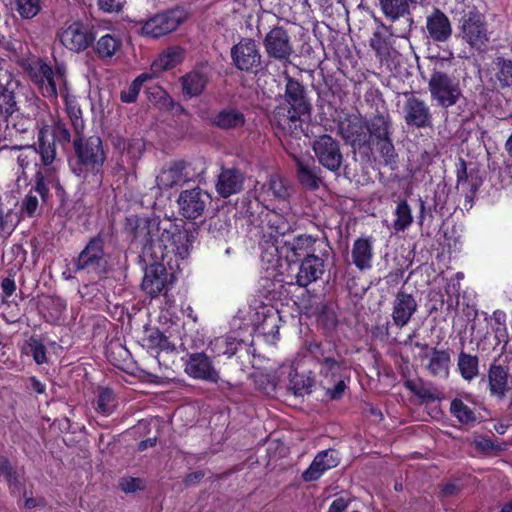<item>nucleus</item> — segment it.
Returning a JSON list of instances; mask_svg holds the SVG:
<instances>
[{"mask_svg": "<svg viewBox=\"0 0 512 512\" xmlns=\"http://www.w3.org/2000/svg\"><path fill=\"white\" fill-rule=\"evenodd\" d=\"M126 228L133 234L134 241L142 247L144 258L150 261L142 280V290L150 297L158 296L166 287L167 271L160 263L168 253L185 259L188 257L195 236L170 219L138 218L127 219Z\"/></svg>", "mask_w": 512, "mask_h": 512, "instance_id": "1", "label": "nucleus"}, {"mask_svg": "<svg viewBox=\"0 0 512 512\" xmlns=\"http://www.w3.org/2000/svg\"><path fill=\"white\" fill-rule=\"evenodd\" d=\"M309 109L304 86L296 79L286 76L283 102L274 109L272 122L279 129L297 135L302 130L301 117L308 114Z\"/></svg>", "mask_w": 512, "mask_h": 512, "instance_id": "2", "label": "nucleus"}, {"mask_svg": "<svg viewBox=\"0 0 512 512\" xmlns=\"http://www.w3.org/2000/svg\"><path fill=\"white\" fill-rule=\"evenodd\" d=\"M308 352L319 365L320 384L326 394L337 400L342 397L346 384L342 377L343 360L331 343L313 342L308 345Z\"/></svg>", "mask_w": 512, "mask_h": 512, "instance_id": "3", "label": "nucleus"}, {"mask_svg": "<svg viewBox=\"0 0 512 512\" xmlns=\"http://www.w3.org/2000/svg\"><path fill=\"white\" fill-rule=\"evenodd\" d=\"M77 162L71 164L72 172L79 178L86 179L89 174L97 177L100 182L102 167L106 161V153L99 136L77 138L74 140Z\"/></svg>", "mask_w": 512, "mask_h": 512, "instance_id": "4", "label": "nucleus"}, {"mask_svg": "<svg viewBox=\"0 0 512 512\" xmlns=\"http://www.w3.org/2000/svg\"><path fill=\"white\" fill-rule=\"evenodd\" d=\"M454 13L459 15V37L470 48L482 50L489 42V33L484 15L474 5L464 1L456 5Z\"/></svg>", "mask_w": 512, "mask_h": 512, "instance_id": "5", "label": "nucleus"}, {"mask_svg": "<svg viewBox=\"0 0 512 512\" xmlns=\"http://www.w3.org/2000/svg\"><path fill=\"white\" fill-rule=\"evenodd\" d=\"M412 19H403V27L387 26L383 23L374 31L369 45L381 61L394 60L398 55L395 38L406 39L411 31Z\"/></svg>", "mask_w": 512, "mask_h": 512, "instance_id": "6", "label": "nucleus"}, {"mask_svg": "<svg viewBox=\"0 0 512 512\" xmlns=\"http://www.w3.org/2000/svg\"><path fill=\"white\" fill-rule=\"evenodd\" d=\"M16 110L14 94L4 93L0 97V140L12 141L31 130L33 120L22 114H15Z\"/></svg>", "mask_w": 512, "mask_h": 512, "instance_id": "7", "label": "nucleus"}, {"mask_svg": "<svg viewBox=\"0 0 512 512\" xmlns=\"http://www.w3.org/2000/svg\"><path fill=\"white\" fill-rule=\"evenodd\" d=\"M204 171V162L201 160L174 161L160 171L156 177V185L161 190L183 186L187 182L196 180Z\"/></svg>", "mask_w": 512, "mask_h": 512, "instance_id": "8", "label": "nucleus"}, {"mask_svg": "<svg viewBox=\"0 0 512 512\" xmlns=\"http://www.w3.org/2000/svg\"><path fill=\"white\" fill-rule=\"evenodd\" d=\"M262 247L271 257L278 255L279 245L292 231L290 222L280 213L268 210L261 215Z\"/></svg>", "mask_w": 512, "mask_h": 512, "instance_id": "9", "label": "nucleus"}, {"mask_svg": "<svg viewBox=\"0 0 512 512\" xmlns=\"http://www.w3.org/2000/svg\"><path fill=\"white\" fill-rule=\"evenodd\" d=\"M431 99L442 108L454 106L462 97L460 82L441 71H434L428 82Z\"/></svg>", "mask_w": 512, "mask_h": 512, "instance_id": "10", "label": "nucleus"}, {"mask_svg": "<svg viewBox=\"0 0 512 512\" xmlns=\"http://www.w3.org/2000/svg\"><path fill=\"white\" fill-rule=\"evenodd\" d=\"M27 73L30 80L46 98L56 99L60 93V87H66V80L61 71L54 72L51 66L42 60L32 62Z\"/></svg>", "mask_w": 512, "mask_h": 512, "instance_id": "11", "label": "nucleus"}, {"mask_svg": "<svg viewBox=\"0 0 512 512\" xmlns=\"http://www.w3.org/2000/svg\"><path fill=\"white\" fill-rule=\"evenodd\" d=\"M57 39L69 51L80 53L95 40L93 29L80 20L64 23L57 31Z\"/></svg>", "mask_w": 512, "mask_h": 512, "instance_id": "12", "label": "nucleus"}, {"mask_svg": "<svg viewBox=\"0 0 512 512\" xmlns=\"http://www.w3.org/2000/svg\"><path fill=\"white\" fill-rule=\"evenodd\" d=\"M74 266L75 271H86L96 275L104 273L107 259L103 239L99 236L92 238L74 260Z\"/></svg>", "mask_w": 512, "mask_h": 512, "instance_id": "13", "label": "nucleus"}, {"mask_svg": "<svg viewBox=\"0 0 512 512\" xmlns=\"http://www.w3.org/2000/svg\"><path fill=\"white\" fill-rule=\"evenodd\" d=\"M403 117L405 124L412 128H430L433 125V116L427 102L412 92L404 93Z\"/></svg>", "mask_w": 512, "mask_h": 512, "instance_id": "14", "label": "nucleus"}, {"mask_svg": "<svg viewBox=\"0 0 512 512\" xmlns=\"http://www.w3.org/2000/svg\"><path fill=\"white\" fill-rule=\"evenodd\" d=\"M312 149L319 164L331 172H338L343 155L339 142L328 134H323L313 141Z\"/></svg>", "mask_w": 512, "mask_h": 512, "instance_id": "15", "label": "nucleus"}, {"mask_svg": "<svg viewBox=\"0 0 512 512\" xmlns=\"http://www.w3.org/2000/svg\"><path fill=\"white\" fill-rule=\"evenodd\" d=\"M211 200L210 194L199 187L183 190L177 198L179 213L186 219H197L204 214Z\"/></svg>", "mask_w": 512, "mask_h": 512, "instance_id": "16", "label": "nucleus"}, {"mask_svg": "<svg viewBox=\"0 0 512 512\" xmlns=\"http://www.w3.org/2000/svg\"><path fill=\"white\" fill-rule=\"evenodd\" d=\"M232 62L238 70L256 73L261 67V54L256 42L242 38L231 48Z\"/></svg>", "mask_w": 512, "mask_h": 512, "instance_id": "17", "label": "nucleus"}, {"mask_svg": "<svg viewBox=\"0 0 512 512\" xmlns=\"http://www.w3.org/2000/svg\"><path fill=\"white\" fill-rule=\"evenodd\" d=\"M338 133L345 143L361 149L369 145L367 121L360 115H346L339 121Z\"/></svg>", "mask_w": 512, "mask_h": 512, "instance_id": "18", "label": "nucleus"}, {"mask_svg": "<svg viewBox=\"0 0 512 512\" xmlns=\"http://www.w3.org/2000/svg\"><path fill=\"white\" fill-rule=\"evenodd\" d=\"M182 21L180 11L158 13L143 23L141 31L144 36L159 38L175 31Z\"/></svg>", "mask_w": 512, "mask_h": 512, "instance_id": "19", "label": "nucleus"}, {"mask_svg": "<svg viewBox=\"0 0 512 512\" xmlns=\"http://www.w3.org/2000/svg\"><path fill=\"white\" fill-rule=\"evenodd\" d=\"M264 47L269 57L280 61H288L293 53L290 36L283 27H275L267 33Z\"/></svg>", "mask_w": 512, "mask_h": 512, "instance_id": "20", "label": "nucleus"}, {"mask_svg": "<svg viewBox=\"0 0 512 512\" xmlns=\"http://www.w3.org/2000/svg\"><path fill=\"white\" fill-rule=\"evenodd\" d=\"M185 373L194 379L217 383L220 379L218 371L210 358L203 352L188 355L185 363Z\"/></svg>", "mask_w": 512, "mask_h": 512, "instance_id": "21", "label": "nucleus"}, {"mask_svg": "<svg viewBox=\"0 0 512 512\" xmlns=\"http://www.w3.org/2000/svg\"><path fill=\"white\" fill-rule=\"evenodd\" d=\"M418 303L415 297L403 290H399L393 300L392 305V320L396 327H405L416 313Z\"/></svg>", "mask_w": 512, "mask_h": 512, "instance_id": "22", "label": "nucleus"}, {"mask_svg": "<svg viewBox=\"0 0 512 512\" xmlns=\"http://www.w3.org/2000/svg\"><path fill=\"white\" fill-rule=\"evenodd\" d=\"M315 243L316 239L310 235H299L291 240L285 239L279 245L278 254L284 255L290 262H296L301 257L306 258L308 255H314Z\"/></svg>", "mask_w": 512, "mask_h": 512, "instance_id": "23", "label": "nucleus"}, {"mask_svg": "<svg viewBox=\"0 0 512 512\" xmlns=\"http://www.w3.org/2000/svg\"><path fill=\"white\" fill-rule=\"evenodd\" d=\"M338 464L339 456L336 450H323L315 456L310 466L303 472L302 478L306 482L316 481L327 470L336 467Z\"/></svg>", "mask_w": 512, "mask_h": 512, "instance_id": "24", "label": "nucleus"}, {"mask_svg": "<svg viewBox=\"0 0 512 512\" xmlns=\"http://www.w3.org/2000/svg\"><path fill=\"white\" fill-rule=\"evenodd\" d=\"M297 178L300 184L308 190H317L323 183L322 171L314 164L313 160L294 158Z\"/></svg>", "mask_w": 512, "mask_h": 512, "instance_id": "25", "label": "nucleus"}, {"mask_svg": "<svg viewBox=\"0 0 512 512\" xmlns=\"http://www.w3.org/2000/svg\"><path fill=\"white\" fill-rule=\"evenodd\" d=\"M209 76L203 69H194L179 78L181 92L184 98L191 99L200 96L205 90Z\"/></svg>", "mask_w": 512, "mask_h": 512, "instance_id": "26", "label": "nucleus"}, {"mask_svg": "<svg viewBox=\"0 0 512 512\" xmlns=\"http://www.w3.org/2000/svg\"><path fill=\"white\" fill-rule=\"evenodd\" d=\"M426 28L430 38L436 42H445L452 34L449 18L437 8L427 17Z\"/></svg>", "mask_w": 512, "mask_h": 512, "instance_id": "27", "label": "nucleus"}, {"mask_svg": "<svg viewBox=\"0 0 512 512\" xmlns=\"http://www.w3.org/2000/svg\"><path fill=\"white\" fill-rule=\"evenodd\" d=\"M324 273V261L316 255H308L304 258L296 275V283L300 287H306L317 281Z\"/></svg>", "mask_w": 512, "mask_h": 512, "instance_id": "28", "label": "nucleus"}, {"mask_svg": "<svg viewBox=\"0 0 512 512\" xmlns=\"http://www.w3.org/2000/svg\"><path fill=\"white\" fill-rule=\"evenodd\" d=\"M487 378L490 395L499 399L505 398L510 389L508 368L493 363L489 367Z\"/></svg>", "mask_w": 512, "mask_h": 512, "instance_id": "29", "label": "nucleus"}, {"mask_svg": "<svg viewBox=\"0 0 512 512\" xmlns=\"http://www.w3.org/2000/svg\"><path fill=\"white\" fill-rule=\"evenodd\" d=\"M425 365L428 373L433 377L446 379L449 376L451 356L447 350L432 348L429 355H426Z\"/></svg>", "mask_w": 512, "mask_h": 512, "instance_id": "30", "label": "nucleus"}, {"mask_svg": "<svg viewBox=\"0 0 512 512\" xmlns=\"http://www.w3.org/2000/svg\"><path fill=\"white\" fill-rule=\"evenodd\" d=\"M351 257L353 264L361 271L372 267L373 246L371 237H360L352 246Z\"/></svg>", "mask_w": 512, "mask_h": 512, "instance_id": "31", "label": "nucleus"}, {"mask_svg": "<svg viewBox=\"0 0 512 512\" xmlns=\"http://www.w3.org/2000/svg\"><path fill=\"white\" fill-rule=\"evenodd\" d=\"M185 51L180 46H171L168 47L165 51H163L159 57L152 63L151 72L153 74V78L165 71L172 69L179 65L184 59Z\"/></svg>", "mask_w": 512, "mask_h": 512, "instance_id": "32", "label": "nucleus"}, {"mask_svg": "<svg viewBox=\"0 0 512 512\" xmlns=\"http://www.w3.org/2000/svg\"><path fill=\"white\" fill-rule=\"evenodd\" d=\"M246 117L239 109L227 107L220 110L213 118L212 124L222 130L238 129L245 125Z\"/></svg>", "mask_w": 512, "mask_h": 512, "instance_id": "33", "label": "nucleus"}, {"mask_svg": "<svg viewBox=\"0 0 512 512\" xmlns=\"http://www.w3.org/2000/svg\"><path fill=\"white\" fill-rule=\"evenodd\" d=\"M392 119L389 114H377L367 121L369 144L391 137Z\"/></svg>", "mask_w": 512, "mask_h": 512, "instance_id": "34", "label": "nucleus"}, {"mask_svg": "<svg viewBox=\"0 0 512 512\" xmlns=\"http://www.w3.org/2000/svg\"><path fill=\"white\" fill-rule=\"evenodd\" d=\"M242 176L235 170H223L218 177L217 192L222 197H229L241 190Z\"/></svg>", "mask_w": 512, "mask_h": 512, "instance_id": "35", "label": "nucleus"}, {"mask_svg": "<svg viewBox=\"0 0 512 512\" xmlns=\"http://www.w3.org/2000/svg\"><path fill=\"white\" fill-rule=\"evenodd\" d=\"M121 47L122 41L118 36L105 34L97 40L94 50L101 60H108L112 59Z\"/></svg>", "mask_w": 512, "mask_h": 512, "instance_id": "36", "label": "nucleus"}, {"mask_svg": "<svg viewBox=\"0 0 512 512\" xmlns=\"http://www.w3.org/2000/svg\"><path fill=\"white\" fill-rule=\"evenodd\" d=\"M36 150L44 166H49L54 162L56 158V146L54 140L49 138L46 128H41L38 133V146Z\"/></svg>", "mask_w": 512, "mask_h": 512, "instance_id": "37", "label": "nucleus"}, {"mask_svg": "<svg viewBox=\"0 0 512 512\" xmlns=\"http://www.w3.org/2000/svg\"><path fill=\"white\" fill-rule=\"evenodd\" d=\"M457 367L462 378L470 382L479 374V358L476 355L460 351L457 359Z\"/></svg>", "mask_w": 512, "mask_h": 512, "instance_id": "38", "label": "nucleus"}, {"mask_svg": "<svg viewBox=\"0 0 512 512\" xmlns=\"http://www.w3.org/2000/svg\"><path fill=\"white\" fill-rule=\"evenodd\" d=\"M384 15L392 22L401 19H411L408 13V3L406 0H379Z\"/></svg>", "mask_w": 512, "mask_h": 512, "instance_id": "39", "label": "nucleus"}, {"mask_svg": "<svg viewBox=\"0 0 512 512\" xmlns=\"http://www.w3.org/2000/svg\"><path fill=\"white\" fill-rule=\"evenodd\" d=\"M146 347L155 353L174 352L176 347L169 339L159 330H152L144 339Z\"/></svg>", "mask_w": 512, "mask_h": 512, "instance_id": "40", "label": "nucleus"}, {"mask_svg": "<svg viewBox=\"0 0 512 512\" xmlns=\"http://www.w3.org/2000/svg\"><path fill=\"white\" fill-rule=\"evenodd\" d=\"M313 384V379L310 376L301 375L295 370L289 372L288 389L291 390L294 395L302 396L310 393Z\"/></svg>", "mask_w": 512, "mask_h": 512, "instance_id": "41", "label": "nucleus"}, {"mask_svg": "<svg viewBox=\"0 0 512 512\" xmlns=\"http://www.w3.org/2000/svg\"><path fill=\"white\" fill-rule=\"evenodd\" d=\"M151 79H153V74H150L149 72L141 73L126 89L121 91V101L124 103H134L137 100L143 84Z\"/></svg>", "mask_w": 512, "mask_h": 512, "instance_id": "42", "label": "nucleus"}, {"mask_svg": "<svg viewBox=\"0 0 512 512\" xmlns=\"http://www.w3.org/2000/svg\"><path fill=\"white\" fill-rule=\"evenodd\" d=\"M395 217L393 228L398 232L405 231L412 224V210L406 200H402L397 204Z\"/></svg>", "mask_w": 512, "mask_h": 512, "instance_id": "43", "label": "nucleus"}, {"mask_svg": "<svg viewBox=\"0 0 512 512\" xmlns=\"http://www.w3.org/2000/svg\"><path fill=\"white\" fill-rule=\"evenodd\" d=\"M506 318V313L502 310L494 311L491 316V321L493 322L491 328L494 332L495 340L497 343H504V346H506L509 342Z\"/></svg>", "mask_w": 512, "mask_h": 512, "instance_id": "44", "label": "nucleus"}, {"mask_svg": "<svg viewBox=\"0 0 512 512\" xmlns=\"http://www.w3.org/2000/svg\"><path fill=\"white\" fill-rule=\"evenodd\" d=\"M59 94L64 98V100L66 102V109H67L68 116L71 120V123L73 125L75 132L79 135L84 130V121L82 118V112L79 107L73 105L69 101V99H68L69 95H68L66 87H60Z\"/></svg>", "mask_w": 512, "mask_h": 512, "instance_id": "45", "label": "nucleus"}, {"mask_svg": "<svg viewBox=\"0 0 512 512\" xmlns=\"http://www.w3.org/2000/svg\"><path fill=\"white\" fill-rule=\"evenodd\" d=\"M450 412L462 424H470L476 420L474 411L458 398L451 401Z\"/></svg>", "mask_w": 512, "mask_h": 512, "instance_id": "46", "label": "nucleus"}, {"mask_svg": "<svg viewBox=\"0 0 512 512\" xmlns=\"http://www.w3.org/2000/svg\"><path fill=\"white\" fill-rule=\"evenodd\" d=\"M496 65V78L499 81L500 87L512 86V61L503 57H497L495 59Z\"/></svg>", "mask_w": 512, "mask_h": 512, "instance_id": "47", "label": "nucleus"}, {"mask_svg": "<svg viewBox=\"0 0 512 512\" xmlns=\"http://www.w3.org/2000/svg\"><path fill=\"white\" fill-rule=\"evenodd\" d=\"M115 405L113 392L108 388L101 389L96 401V410L103 415L108 416L113 412Z\"/></svg>", "mask_w": 512, "mask_h": 512, "instance_id": "48", "label": "nucleus"}, {"mask_svg": "<svg viewBox=\"0 0 512 512\" xmlns=\"http://www.w3.org/2000/svg\"><path fill=\"white\" fill-rule=\"evenodd\" d=\"M15 9L22 18L32 19L41 10V0H15Z\"/></svg>", "mask_w": 512, "mask_h": 512, "instance_id": "49", "label": "nucleus"}, {"mask_svg": "<svg viewBox=\"0 0 512 512\" xmlns=\"http://www.w3.org/2000/svg\"><path fill=\"white\" fill-rule=\"evenodd\" d=\"M404 386L417 397L424 401H433L437 398L435 390L426 387L421 382L414 380H407L404 382Z\"/></svg>", "mask_w": 512, "mask_h": 512, "instance_id": "50", "label": "nucleus"}, {"mask_svg": "<svg viewBox=\"0 0 512 512\" xmlns=\"http://www.w3.org/2000/svg\"><path fill=\"white\" fill-rule=\"evenodd\" d=\"M372 144L376 146V149L379 151L380 155L384 158V161L386 164L395 162L397 154H396L391 137L376 140Z\"/></svg>", "mask_w": 512, "mask_h": 512, "instance_id": "51", "label": "nucleus"}, {"mask_svg": "<svg viewBox=\"0 0 512 512\" xmlns=\"http://www.w3.org/2000/svg\"><path fill=\"white\" fill-rule=\"evenodd\" d=\"M457 188L462 191L470 190L472 194L477 191V185L468 183L467 166L464 159L460 158L457 165Z\"/></svg>", "mask_w": 512, "mask_h": 512, "instance_id": "52", "label": "nucleus"}, {"mask_svg": "<svg viewBox=\"0 0 512 512\" xmlns=\"http://www.w3.org/2000/svg\"><path fill=\"white\" fill-rule=\"evenodd\" d=\"M267 191L279 199H284L288 196V188L284 180L276 175L270 176L267 182Z\"/></svg>", "mask_w": 512, "mask_h": 512, "instance_id": "53", "label": "nucleus"}, {"mask_svg": "<svg viewBox=\"0 0 512 512\" xmlns=\"http://www.w3.org/2000/svg\"><path fill=\"white\" fill-rule=\"evenodd\" d=\"M17 148L21 149V153L17 157V162H18L19 166L22 168V170H24L31 163L36 161V157H37L36 146L27 145L24 147H18V146L13 147V149H17Z\"/></svg>", "mask_w": 512, "mask_h": 512, "instance_id": "54", "label": "nucleus"}, {"mask_svg": "<svg viewBox=\"0 0 512 512\" xmlns=\"http://www.w3.org/2000/svg\"><path fill=\"white\" fill-rule=\"evenodd\" d=\"M30 353L37 364L47 362L46 348L39 340L31 339L29 342Z\"/></svg>", "mask_w": 512, "mask_h": 512, "instance_id": "55", "label": "nucleus"}, {"mask_svg": "<svg viewBox=\"0 0 512 512\" xmlns=\"http://www.w3.org/2000/svg\"><path fill=\"white\" fill-rule=\"evenodd\" d=\"M39 206L38 196L33 192H29L22 201V211L32 217L37 212Z\"/></svg>", "mask_w": 512, "mask_h": 512, "instance_id": "56", "label": "nucleus"}, {"mask_svg": "<svg viewBox=\"0 0 512 512\" xmlns=\"http://www.w3.org/2000/svg\"><path fill=\"white\" fill-rule=\"evenodd\" d=\"M119 486L125 493H133L144 488L142 479L133 477L122 478L120 480Z\"/></svg>", "mask_w": 512, "mask_h": 512, "instance_id": "57", "label": "nucleus"}, {"mask_svg": "<svg viewBox=\"0 0 512 512\" xmlns=\"http://www.w3.org/2000/svg\"><path fill=\"white\" fill-rule=\"evenodd\" d=\"M125 2V0H98V6L105 13H118L123 9Z\"/></svg>", "mask_w": 512, "mask_h": 512, "instance_id": "58", "label": "nucleus"}, {"mask_svg": "<svg viewBox=\"0 0 512 512\" xmlns=\"http://www.w3.org/2000/svg\"><path fill=\"white\" fill-rule=\"evenodd\" d=\"M30 192H33L37 196H40L42 200H45V198L48 195V187L45 182L44 175L41 171H37L35 174V186L33 189L30 190Z\"/></svg>", "mask_w": 512, "mask_h": 512, "instance_id": "59", "label": "nucleus"}, {"mask_svg": "<svg viewBox=\"0 0 512 512\" xmlns=\"http://www.w3.org/2000/svg\"><path fill=\"white\" fill-rule=\"evenodd\" d=\"M53 140L57 139L59 142L68 143L70 141V132L67 129L66 125L62 121H57L53 125Z\"/></svg>", "mask_w": 512, "mask_h": 512, "instance_id": "60", "label": "nucleus"}, {"mask_svg": "<svg viewBox=\"0 0 512 512\" xmlns=\"http://www.w3.org/2000/svg\"><path fill=\"white\" fill-rule=\"evenodd\" d=\"M0 473L5 477L12 491H14V489H18L20 481L17 473L12 469L9 461L7 462V468L1 469Z\"/></svg>", "mask_w": 512, "mask_h": 512, "instance_id": "61", "label": "nucleus"}, {"mask_svg": "<svg viewBox=\"0 0 512 512\" xmlns=\"http://www.w3.org/2000/svg\"><path fill=\"white\" fill-rule=\"evenodd\" d=\"M349 503H350V499H348V498H344V497L336 498L331 503V505L328 509V512H344L347 509Z\"/></svg>", "mask_w": 512, "mask_h": 512, "instance_id": "62", "label": "nucleus"}, {"mask_svg": "<svg viewBox=\"0 0 512 512\" xmlns=\"http://www.w3.org/2000/svg\"><path fill=\"white\" fill-rule=\"evenodd\" d=\"M1 288L5 297H10L16 290L15 281L11 278H4L1 283Z\"/></svg>", "mask_w": 512, "mask_h": 512, "instance_id": "63", "label": "nucleus"}, {"mask_svg": "<svg viewBox=\"0 0 512 512\" xmlns=\"http://www.w3.org/2000/svg\"><path fill=\"white\" fill-rule=\"evenodd\" d=\"M226 345L227 348L226 350L223 351V354L227 355V357L230 358L236 353L241 343L234 338L228 337L226 339Z\"/></svg>", "mask_w": 512, "mask_h": 512, "instance_id": "64", "label": "nucleus"}]
</instances>
